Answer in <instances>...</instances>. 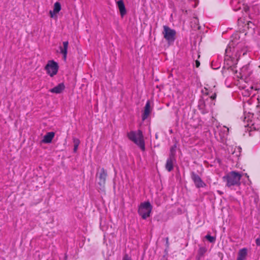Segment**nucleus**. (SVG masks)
Masks as SVG:
<instances>
[{
    "mask_svg": "<svg viewBox=\"0 0 260 260\" xmlns=\"http://www.w3.org/2000/svg\"><path fill=\"white\" fill-rule=\"evenodd\" d=\"M246 53V50L244 47L243 44L237 43L235 46V43L232 41L229 44L225 50V56L224 59V67L222 71L223 75L226 74V72L235 74L237 72L235 68L237 65L239 59L242 54L243 55Z\"/></svg>",
    "mask_w": 260,
    "mask_h": 260,
    "instance_id": "obj_1",
    "label": "nucleus"
},
{
    "mask_svg": "<svg viewBox=\"0 0 260 260\" xmlns=\"http://www.w3.org/2000/svg\"><path fill=\"white\" fill-rule=\"evenodd\" d=\"M242 175L236 171H231L223 177V180L226 186L232 188L233 186H239L240 185V180Z\"/></svg>",
    "mask_w": 260,
    "mask_h": 260,
    "instance_id": "obj_2",
    "label": "nucleus"
},
{
    "mask_svg": "<svg viewBox=\"0 0 260 260\" xmlns=\"http://www.w3.org/2000/svg\"><path fill=\"white\" fill-rule=\"evenodd\" d=\"M128 139L138 145L142 150H145V142L141 131H131L127 133Z\"/></svg>",
    "mask_w": 260,
    "mask_h": 260,
    "instance_id": "obj_3",
    "label": "nucleus"
},
{
    "mask_svg": "<svg viewBox=\"0 0 260 260\" xmlns=\"http://www.w3.org/2000/svg\"><path fill=\"white\" fill-rule=\"evenodd\" d=\"M152 209V206L149 202H144L140 205L138 208V213L144 219L150 216Z\"/></svg>",
    "mask_w": 260,
    "mask_h": 260,
    "instance_id": "obj_4",
    "label": "nucleus"
},
{
    "mask_svg": "<svg viewBox=\"0 0 260 260\" xmlns=\"http://www.w3.org/2000/svg\"><path fill=\"white\" fill-rule=\"evenodd\" d=\"M162 34L164 38L169 44H172L175 41L176 31L167 25L163 26Z\"/></svg>",
    "mask_w": 260,
    "mask_h": 260,
    "instance_id": "obj_5",
    "label": "nucleus"
},
{
    "mask_svg": "<svg viewBox=\"0 0 260 260\" xmlns=\"http://www.w3.org/2000/svg\"><path fill=\"white\" fill-rule=\"evenodd\" d=\"M58 69L57 62L53 60H48L45 67L47 74L51 77L57 74Z\"/></svg>",
    "mask_w": 260,
    "mask_h": 260,
    "instance_id": "obj_6",
    "label": "nucleus"
},
{
    "mask_svg": "<svg viewBox=\"0 0 260 260\" xmlns=\"http://www.w3.org/2000/svg\"><path fill=\"white\" fill-rule=\"evenodd\" d=\"M61 10V5L60 2H56L53 6V9L49 12L50 18L54 19H57L58 15Z\"/></svg>",
    "mask_w": 260,
    "mask_h": 260,
    "instance_id": "obj_7",
    "label": "nucleus"
},
{
    "mask_svg": "<svg viewBox=\"0 0 260 260\" xmlns=\"http://www.w3.org/2000/svg\"><path fill=\"white\" fill-rule=\"evenodd\" d=\"M191 179L195 184L196 186L198 188L204 187L206 185L201 179V177L193 172L191 173Z\"/></svg>",
    "mask_w": 260,
    "mask_h": 260,
    "instance_id": "obj_8",
    "label": "nucleus"
},
{
    "mask_svg": "<svg viewBox=\"0 0 260 260\" xmlns=\"http://www.w3.org/2000/svg\"><path fill=\"white\" fill-rule=\"evenodd\" d=\"M107 175L106 171L104 169H102L98 174L99 178L98 183L100 186H103L105 185Z\"/></svg>",
    "mask_w": 260,
    "mask_h": 260,
    "instance_id": "obj_9",
    "label": "nucleus"
},
{
    "mask_svg": "<svg viewBox=\"0 0 260 260\" xmlns=\"http://www.w3.org/2000/svg\"><path fill=\"white\" fill-rule=\"evenodd\" d=\"M63 47H60V52L63 55V59L64 61L67 59V54H68V49L69 43L68 41H64L62 43Z\"/></svg>",
    "mask_w": 260,
    "mask_h": 260,
    "instance_id": "obj_10",
    "label": "nucleus"
},
{
    "mask_svg": "<svg viewBox=\"0 0 260 260\" xmlns=\"http://www.w3.org/2000/svg\"><path fill=\"white\" fill-rule=\"evenodd\" d=\"M151 112L150 103L149 101L146 102L144 107V111L142 116V119L144 121L148 118Z\"/></svg>",
    "mask_w": 260,
    "mask_h": 260,
    "instance_id": "obj_11",
    "label": "nucleus"
},
{
    "mask_svg": "<svg viewBox=\"0 0 260 260\" xmlns=\"http://www.w3.org/2000/svg\"><path fill=\"white\" fill-rule=\"evenodd\" d=\"M215 87V86L214 85L212 89L211 90L209 89V87H205V90L206 91V93L210 96V99L212 101H214L216 97V89Z\"/></svg>",
    "mask_w": 260,
    "mask_h": 260,
    "instance_id": "obj_12",
    "label": "nucleus"
},
{
    "mask_svg": "<svg viewBox=\"0 0 260 260\" xmlns=\"http://www.w3.org/2000/svg\"><path fill=\"white\" fill-rule=\"evenodd\" d=\"M118 8L119 10L120 15L123 17L126 13V9L124 2L122 0H120L116 3Z\"/></svg>",
    "mask_w": 260,
    "mask_h": 260,
    "instance_id": "obj_13",
    "label": "nucleus"
},
{
    "mask_svg": "<svg viewBox=\"0 0 260 260\" xmlns=\"http://www.w3.org/2000/svg\"><path fill=\"white\" fill-rule=\"evenodd\" d=\"M65 86L63 83H60L53 88L49 90V91L54 93H60L64 89Z\"/></svg>",
    "mask_w": 260,
    "mask_h": 260,
    "instance_id": "obj_14",
    "label": "nucleus"
},
{
    "mask_svg": "<svg viewBox=\"0 0 260 260\" xmlns=\"http://www.w3.org/2000/svg\"><path fill=\"white\" fill-rule=\"evenodd\" d=\"M55 134L54 132H48L43 137L42 142L44 143H50L52 142V139L54 137Z\"/></svg>",
    "mask_w": 260,
    "mask_h": 260,
    "instance_id": "obj_15",
    "label": "nucleus"
},
{
    "mask_svg": "<svg viewBox=\"0 0 260 260\" xmlns=\"http://www.w3.org/2000/svg\"><path fill=\"white\" fill-rule=\"evenodd\" d=\"M217 129L219 131V134L221 135L222 137H224L228 135L229 129L225 126H219L217 127Z\"/></svg>",
    "mask_w": 260,
    "mask_h": 260,
    "instance_id": "obj_16",
    "label": "nucleus"
},
{
    "mask_svg": "<svg viewBox=\"0 0 260 260\" xmlns=\"http://www.w3.org/2000/svg\"><path fill=\"white\" fill-rule=\"evenodd\" d=\"M247 254V250L246 248L240 249L238 252V256L237 260H245Z\"/></svg>",
    "mask_w": 260,
    "mask_h": 260,
    "instance_id": "obj_17",
    "label": "nucleus"
},
{
    "mask_svg": "<svg viewBox=\"0 0 260 260\" xmlns=\"http://www.w3.org/2000/svg\"><path fill=\"white\" fill-rule=\"evenodd\" d=\"M199 107L203 113H206L209 111L210 106L207 105L203 101H201L199 103Z\"/></svg>",
    "mask_w": 260,
    "mask_h": 260,
    "instance_id": "obj_18",
    "label": "nucleus"
},
{
    "mask_svg": "<svg viewBox=\"0 0 260 260\" xmlns=\"http://www.w3.org/2000/svg\"><path fill=\"white\" fill-rule=\"evenodd\" d=\"M166 168L169 171H171L173 169V162L172 159L171 158H169L167 159Z\"/></svg>",
    "mask_w": 260,
    "mask_h": 260,
    "instance_id": "obj_19",
    "label": "nucleus"
},
{
    "mask_svg": "<svg viewBox=\"0 0 260 260\" xmlns=\"http://www.w3.org/2000/svg\"><path fill=\"white\" fill-rule=\"evenodd\" d=\"M74 143V152H76L78 149V146L80 144V140L77 138L73 139Z\"/></svg>",
    "mask_w": 260,
    "mask_h": 260,
    "instance_id": "obj_20",
    "label": "nucleus"
},
{
    "mask_svg": "<svg viewBox=\"0 0 260 260\" xmlns=\"http://www.w3.org/2000/svg\"><path fill=\"white\" fill-rule=\"evenodd\" d=\"M205 238L211 243L214 242L215 241V238L209 235H206Z\"/></svg>",
    "mask_w": 260,
    "mask_h": 260,
    "instance_id": "obj_21",
    "label": "nucleus"
},
{
    "mask_svg": "<svg viewBox=\"0 0 260 260\" xmlns=\"http://www.w3.org/2000/svg\"><path fill=\"white\" fill-rule=\"evenodd\" d=\"M122 260H131V258L127 255H125L123 257Z\"/></svg>",
    "mask_w": 260,
    "mask_h": 260,
    "instance_id": "obj_22",
    "label": "nucleus"
},
{
    "mask_svg": "<svg viewBox=\"0 0 260 260\" xmlns=\"http://www.w3.org/2000/svg\"><path fill=\"white\" fill-rule=\"evenodd\" d=\"M256 244L257 245H260V238H257L256 240Z\"/></svg>",
    "mask_w": 260,
    "mask_h": 260,
    "instance_id": "obj_23",
    "label": "nucleus"
},
{
    "mask_svg": "<svg viewBox=\"0 0 260 260\" xmlns=\"http://www.w3.org/2000/svg\"><path fill=\"white\" fill-rule=\"evenodd\" d=\"M200 62L198 60H196V66L197 68H198L200 66Z\"/></svg>",
    "mask_w": 260,
    "mask_h": 260,
    "instance_id": "obj_24",
    "label": "nucleus"
},
{
    "mask_svg": "<svg viewBox=\"0 0 260 260\" xmlns=\"http://www.w3.org/2000/svg\"><path fill=\"white\" fill-rule=\"evenodd\" d=\"M246 76V74H241V78H243V77H245Z\"/></svg>",
    "mask_w": 260,
    "mask_h": 260,
    "instance_id": "obj_25",
    "label": "nucleus"
},
{
    "mask_svg": "<svg viewBox=\"0 0 260 260\" xmlns=\"http://www.w3.org/2000/svg\"><path fill=\"white\" fill-rule=\"evenodd\" d=\"M246 69V67H243L242 68V69H241V71L242 72H243L244 70H245Z\"/></svg>",
    "mask_w": 260,
    "mask_h": 260,
    "instance_id": "obj_26",
    "label": "nucleus"
},
{
    "mask_svg": "<svg viewBox=\"0 0 260 260\" xmlns=\"http://www.w3.org/2000/svg\"><path fill=\"white\" fill-rule=\"evenodd\" d=\"M259 67L260 68V66H259Z\"/></svg>",
    "mask_w": 260,
    "mask_h": 260,
    "instance_id": "obj_27",
    "label": "nucleus"
}]
</instances>
